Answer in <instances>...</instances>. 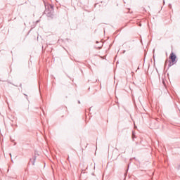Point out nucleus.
Returning <instances> with one entry per match:
<instances>
[{"label":"nucleus","mask_w":180,"mask_h":180,"mask_svg":"<svg viewBox=\"0 0 180 180\" xmlns=\"http://www.w3.org/2000/svg\"><path fill=\"white\" fill-rule=\"evenodd\" d=\"M169 58L172 61V63H170V65H174V64H175V63H176V56L175 55V53H172L169 56Z\"/></svg>","instance_id":"1"}]
</instances>
